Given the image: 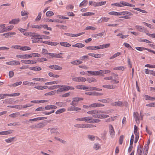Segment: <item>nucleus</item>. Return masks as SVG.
Listing matches in <instances>:
<instances>
[{"mask_svg":"<svg viewBox=\"0 0 155 155\" xmlns=\"http://www.w3.org/2000/svg\"><path fill=\"white\" fill-rule=\"evenodd\" d=\"M87 113L88 114L93 115L92 117L95 118L105 119L109 117L108 115L102 114H108L107 111L101 110H92L88 111L87 112Z\"/></svg>","mask_w":155,"mask_h":155,"instance_id":"1","label":"nucleus"},{"mask_svg":"<svg viewBox=\"0 0 155 155\" xmlns=\"http://www.w3.org/2000/svg\"><path fill=\"white\" fill-rule=\"evenodd\" d=\"M62 87H61L58 88L57 91L58 92H61L62 91H68L69 90H73L74 88L72 86H66L65 85H62Z\"/></svg>","mask_w":155,"mask_h":155,"instance_id":"2","label":"nucleus"},{"mask_svg":"<svg viewBox=\"0 0 155 155\" xmlns=\"http://www.w3.org/2000/svg\"><path fill=\"white\" fill-rule=\"evenodd\" d=\"M72 80L73 81H74L82 82H84L86 81L85 78L81 77L73 78Z\"/></svg>","mask_w":155,"mask_h":155,"instance_id":"3","label":"nucleus"},{"mask_svg":"<svg viewBox=\"0 0 155 155\" xmlns=\"http://www.w3.org/2000/svg\"><path fill=\"white\" fill-rule=\"evenodd\" d=\"M83 99L82 98L75 97L73 99V100L71 103L70 104L73 106H75L78 104L79 101L83 100Z\"/></svg>","mask_w":155,"mask_h":155,"instance_id":"4","label":"nucleus"},{"mask_svg":"<svg viewBox=\"0 0 155 155\" xmlns=\"http://www.w3.org/2000/svg\"><path fill=\"white\" fill-rule=\"evenodd\" d=\"M62 53H60L59 54H56L54 53H49V55L51 56L52 58H63V57L61 56L60 54H62Z\"/></svg>","mask_w":155,"mask_h":155,"instance_id":"5","label":"nucleus"},{"mask_svg":"<svg viewBox=\"0 0 155 155\" xmlns=\"http://www.w3.org/2000/svg\"><path fill=\"white\" fill-rule=\"evenodd\" d=\"M112 106H113L123 107L124 104L123 102L118 101L112 103L111 104Z\"/></svg>","mask_w":155,"mask_h":155,"instance_id":"6","label":"nucleus"},{"mask_svg":"<svg viewBox=\"0 0 155 155\" xmlns=\"http://www.w3.org/2000/svg\"><path fill=\"white\" fill-rule=\"evenodd\" d=\"M110 71L107 70H101L98 71V75H100L101 76H104V74L110 73Z\"/></svg>","mask_w":155,"mask_h":155,"instance_id":"7","label":"nucleus"},{"mask_svg":"<svg viewBox=\"0 0 155 155\" xmlns=\"http://www.w3.org/2000/svg\"><path fill=\"white\" fill-rule=\"evenodd\" d=\"M133 116L137 124H139L140 123L139 120L140 119L139 117L138 113L137 112H134Z\"/></svg>","mask_w":155,"mask_h":155,"instance_id":"8","label":"nucleus"},{"mask_svg":"<svg viewBox=\"0 0 155 155\" xmlns=\"http://www.w3.org/2000/svg\"><path fill=\"white\" fill-rule=\"evenodd\" d=\"M48 67L51 69L58 70H60L62 69V67L56 65H50L48 66Z\"/></svg>","mask_w":155,"mask_h":155,"instance_id":"9","label":"nucleus"},{"mask_svg":"<svg viewBox=\"0 0 155 155\" xmlns=\"http://www.w3.org/2000/svg\"><path fill=\"white\" fill-rule=\"evenodd\" d=\"M109 130L110 134L111 137H112L115 134V131L112 125L110 124L109 125Z\"/></svg>","mask_w":155,"mask_h":155,"instance_id":"10","label":"nucleus"},{"mask_svg":"<svg viewBox=\"0 0 155 155\" xmlns=\"http://www.w3.org/2000/svg\"><path fill=\"white\" fill-rule=\"evenodd\" d=\"M16 57L17 58H20L22 59H28L30 58V57H31L27 54L24 55L18 54L16 56Z\"/></svg>","mask_w":155,"mask_h":155,"instance_id":"11","label":"nucleus"},{"mask_svg":"<svg viewBox=\"0 0 155 155\" xmlns=\"http://www.w3.org/2000/svg\"><path fill=\"white\" fill-rule=\"evenodd\" d=\"M102 87L104 88H105L107 89H115L116 88V86H114L113 84H107V85H103L102 86Z\"/></svg>","mask_w":155,"mask_h":155,"instance_id":"12","label":"nucleus"},{"mask_svg":"<svg viewBox=\"0 0 155 155\" xmlns=\"http://www.w3.org/2000/svg\"><path fill=\"white\" fill-rule=\"evenodd\" d=\"M87 72L88 73V76L90 75H98V71H87Z\"/></svg>","mask_w":155,"mask_h":155,"instance_id":"13","label":"nucleus"},{"mask_svg":"<svg viewBox=\"0 0 155 155\" xmlns=\"http://www.w3.org/2000/svg\"><path fill=\"white\" fill-rule=\"evenodd\" d=\"M20 21L19 18L14 19L9 21V23L11 24H15L18 23Z\"/></svg>","mask_w":155,"mask_h":155,"instance_id":"14","label":"nucleus"},{"mask_svg":"<svg viewBox=\"0 0 155 155\" xmlns=\"http://www.w3.org/2000/svg\"><path fill=\"white\" fill-rule=\"evenodd\" d=\"M62 86L61 85H54L53 86H50V87H48V89L49 90H54L55 89L58 88L59 87H62Z\"/></svg>","mask_w":155,"mask_h":155,"instance_id":"15","label":"nucleus"},{"mask_svg":"<svg viewBox=\"0 0 155 155\" xmlns=\"http://www.w3.org/2000/svg\"><path fill=\"white\" fill-rule=\"evenodd\" d=\"M48 87V86H38L34 87L35 88L40 90L45 89Z\"/></svg>","mask_w":155,"mask_h":155,"instance_id":"16","label":"nucleus"},{"mask_svg":"<svg viewBox=\"0 0 155 155\" xmlns=\"http://www.w3.org/2000/svg\"><path fill=\"white\" fill-rule=\"evenodd\" d=\"M72 46L73 47H76L79 48H82L84 47L85 46V45L82 43H77L75 45H73Z\"/></svg>","mask_w":155,"mask_h":155,"instance_id":"17","label":"nucleus"},{"mask_svg":"<svg viewBox=\"0 0 155 155\" xmlns=\"http://www.w3.org/2000/svg\"><path fill=\"white\" fill-rule=\"evenodd\" d=\"M29 69L31 70H33L35 71H40L41 70V68L39 67H31L29 68Z\"/></svg>","mask_w":155,"mask_h":155,"instance_id":"18","label":"nucleus"},{"mask_svg":"<svg viewBox=\"0 0 155 155\" xmlns=\"http://www.w3.org/2000/svg\"><path fill=\"white\" fill-rule=\"evenodd\" d=\"M88 55L94 57L95 58H99L101 57V54H95L94 53H88Z\"/></svg>","mask_w":155,"mask_h":155,"instance_id":"19","label":"nucleus"},{"mask_svg":"<svg viewBox=\"0 0 155 155\" xmlns=\"http://www.w3.org/2000/svg\"><path fill=\"white\" fill-rule=\"evenodd\" d=\"M93 117H92V121L90 122V123L94 124L95 123H98L100 122L101 120H100L98 119V118H95L94 119Z\"/></svg>","mask_w":155,"mask_h":155,"instance_id":"20","label":"nucleus"},{"mask_svg":"<svg viewBox=\"0 0 155 155\" xmlns=\"http://www.w3.org/2000/svg\"><path fill=\"white\" fill-rule=\"evenodd\" d=\"M135 28L138 30L140 31L143 32V30L144 29V27L139 26V25H136L135 26Z\"/></svg>","mask_w":155,"mask_h":155,"instance_id":"21","label":"nucleus"},{"mask_svg":"<svg viewBox=\"0 0 155 155\" xmlns=\"http://www.w3.org/2000/svg\"><path fill=\"white\" fill-rule=\"evenodd\" d=\"M101 148L100 144L98 143H95L93 146V148L95 150H97Z\"/></svg>","mask_w":155,"mask_h":155,"instance_id":"22","label":"nucleus"},{"mask_svg":"<svg viewBox=\"0 0 155 155\" xmlns=\"http://www.w3.org/2000/svg\"><path fill=\"white\" fill-rule=\"evenodd\" d=\"M60 44L61 46L65 47H69L71 46L70 44L66 42H60Z\"/></svg>","mask_w":155,"mask_h":155,"instance_id":"23","label":"nucleus"},{"mask_svg":"<svg viewBox=\"0 0 155 155\" xmlns=\"http://www.w3.org/2000/svg\"><path fill=\"white\" fill-rule=\"evenodd\" d=\"M88 4V1L87 0H84L82 2H81L80 5L79 6L80 7L83 6H85Z\"/></svg>","mask_w":155,"mask_h":155,"instance_id":"24","label":"nucleus"},{"mask_svg":"<svg viewBox=\"0 0 155 155\" xmlns=\"http://www.w3.org/2000/svg\"><path fill=\"white\" fill-rule=\"evenodd\" d=\"M137 152L138 155H142V148L140 146L137 147Z\"/></svg>","mask_w":155,"mask_h":155,"instance_id":"25","label":"nucleus"},{"mask_svg":"<svg viewBox=\"0 0 155 155\" xmlns=\"http://www.w3.org/2000/svg\"><path fill=\"white\" fill-rule=\"evenodd\" d=\"M95 14L94 13L88 12H87L85 13H84L82 14L81 15L82 16H91L94 15Z\"/></svg>","mask_w":155,"mask_h":155,"instance_id":"26","label":"nucleus"},{"mask_svg":"<svg viewBox=\"0 0 155 155\" xmlns=\"http://www.w3.org/2000/svg\"><path fill=\"white\" fill-rule=\"evenodd\" d=\"M20 50L22 51H27L31 50V48L27 46H25L23 47H21L20 48Z\"/></svg>","mask_w":155,"mask_h":155,"instance_id":"27","label":"nucleus"},{"mask_svg":"<svg viewBox=\"0 0 155 155\" xmlns=\"http://www.w3.org/2000/svg\"><path fill=\"white\" fill-rule=\"evenodd\" d=\"M74 127H76L84 128L85 124H78L74 125Z\"/></svg>","mask_w":155,"mask_h":155,"instance_id":"28","label":"nucleus"},{"mask_svg":"<svg viewBox=\"0 0 155 155\" xmlns=\"http://www.w3.org/2000/svg\"><path fill=\"white\" fill-rule=\"evenodd\" d=\"M109 18H107V17H103L101 18L99 20V21H101V22H106L108 21L109 20Z\"/></svg>","mask_w":155,"mask_h":155,"instance_id":"29","label":"nucleus"},{"mask_svg":"<svg viewBox=\"0 0 155 155\" xmlns=\"http://www.w3.org/2000/svg\"><path fill=\"white\" fill-rule=\"evenodd\" d=\"M20 114L19 112H16L10 114L9 115V116L12 118H15L17 117V116L19 115Z\"/></svg>","mask_w":155,"mask_h":155,"instance_id":"30","label":"nucleus"},{"mask_svg":"<svg viewBox=\"0 0 155 155\" xmlns=\"http://www.w3.org/2000/svg\"><path fill=\"white\" fill-rule=\"evenodd\" d=\"M96 126L91 124H85V126L84 128H93V127H95Z\"/></svg>","mask_w":155,"mask_h":155,"instance_id":"31","label":"nucleus"},{"mask_svg":"<svg viewBox=\"0 0 155 155\" xmlns=\"http://www.w3.org/2000/svg\"><path fill=\"white\" fill-rule=\"evenodd\" d=\"M59 83V81H53L49 82H46L45 83L46 85H51L53 84H58Z\"/></svg>","mask_w":155,"mask_h":155,"instance_id":"32","label":"nucleus"},{"mask_svg":"<svg viewBox=\"0 0 155 155\" xmlns=\"http://www.w3.org/2000/svg\"><path fill=\"white\" fill-rule=\"evenodd\" d=\"M41 28H43L45 29H47L50 31L52 30V28L51 27H48L47 25H42L41 24Z\"/></svg>","mask_w":155,"mask_h":155,"instance_id":"33","label":"nucleus"},{"mask_svg":"<svg viewBox=\"0 0 155 155\" xmlns=\"http://www.w3.org/2000/svg\"><path fill=\"white\" fill-rule=\"evenodd\" d=\"M87 80L88 82L89 83H91L97 81V80L95 78H87Z\"/></svg>","mask_w":155,"mask_h":155,"instance_id":"34","label":"nucleus"},{"mask_svg":"<svg viewBox=\"0 0 155 155\" xmlns=\"http://www.w3.org/2000/svg\"><path fill=\"white\" fill-rule=\"evenodd\" d=\"M19 93H13L12 94H7V96H9V97H16L17 96H18L20 95Z\"/></svg>","mask_w":155,"mask_h":155,"instance_id":"35","label":"nucleus"},{"mask_svg":"<svg viewBox=\"0 0 155 155\" xmlns=\"http://www.w3.org/2000/svg\"><path fill=\"white\" fill-rule=\"evenodd\" d=\"M121 54V53L120 52H118L115 53L110 58V59H114V58H115L116 57H117L119 56Z\"/></svg>","mask_w":155,"mask_h":155,"instance_id":"36","label":"nucleus"},{"mask_svg":"<svg viewBox=\"0 0 155 155\" xmlns=\"http://www.w3.org/2000/svg\"><path fill=\"white\" fill-rule=\"evenodd\" d=\"M58 129V128L54 127L53 128H49L48 129V130L50 129V132L51 134H54L56 131Z\"/></svg>","mask_w":155,"mask_h":155,"instance_id":"37","label":"nucleus"},{"mask_svg":"<svg viewBox=\"0 0 155 155\" xmlns=\"http://www.w3.org/2000/svg\"><path fill=\"white\" fill-rule=\"evenodd\" d=\"M34 84V83L27 81H24L23 82V84L24 85H28V86L32 85Z\"/></svg>","mask_w":155,"mask_h":155,"instance_id":"38","label":"nucleus"},{"mask_svg":"<svg viewBox=\"0 0 155 155\" xmlns=\"http://www.w3.org/2000/svg\"><path fill=\"white\" fill-rule=\"evenodd\" d=\"M15 138V137L9 138L7 139H5V141L6 143H11L13 141L14 139Z\"/></svg>","mask_w":155,"mask_h":155,"instance_id":"39","label":"nucleus"},{"mask_svg":"<svg viewBox=\"0 0 155 155\" xmlns=\"http://www.w3.org/2000/svg\"><path fill=\"white\" fill-rule=\"evenodd\" d=\"M37 33H29V35L30 36H31V38L32 39H33L34 38H36L37 37Z\"/></svg>","mask_w":155,"mask_h":155,"instance_id":"40","label":"nucleus"},{"mask_svg":"<svg viewBox=\"0 0 155 155\" xmlns=\"http://www.w3.org/2000/svg\"><path fill=\"white\" fill-rule=\"evenodd\" d=\"M110 99L109 98H107L105 99H100V100H98V101H100L102 103H107L109 102V101H110Z\"/></svg>","mask_w":155,"mask_h":155,"instance_id":"41","label":"nucleus"},{"mask_svg":"<svg viewBox=\"0 0 155 155\" xmlns=\"http://www.w3.org/2000/svg\"><path fill=\"white\" fill-rule=\"evenodd\" d=\"M66 110L65 109L63 108L62 109H59L58 110L55 112V113L56 114H61L62 113H63Z\"/></svg>","mask_w":155,"mask_h":155,"instance_id":"42","label":"nucleus"},{"mask_svg":"<svg viewBox=\"0 0 155 155\" xmlns=\"http://www.w3.org/2000/svg\"><path fill=\"white\" fill-rule=\"evenodd\" d=\"M46 15L48 17H50L54 15V13L52 11H49L46 12Z\"/></svg>","mask_w":155,"mask_h":155,"instance_id":"43","label":"nucleus"},{"mask_svg":"<svg viewBox=\"0 0 155 155\" xmlns=\"http://www.w3.org/2000/svg\"><path fill=\"white\" fill-rule=\"evenodd\" d=\"M16 34V33L15 32L6 33V36H5V37L8 38V36H10V37H12V35H15Z\"/></svg>","mask_w":155,"mask_h":155,"instance_id":"44","label":"nucleus"},{"mask_svg":"<svg viewBox=\"0 0 155 155\" xmlns=\"http://www.w3.org/2000/svg\"><path fill=\"white\" fill-rule=\"evenodd\" d=\"M44 124L42 123H40L36 124L37 128H40L44 127Z\"/></svg>","mask_w":155,"mask_h":155,"instance_id":"45","label":"nucleus"},{"mask_svg":"<svg viewBox=\"0 0 155 155\" xmlns=\"http://www.w3.org/2000/svg\"><path fill=\"white\" fill-rule=\"evenodd\" d=\"M124 138V136L123 135H121L120 136L119 139V144L121 145L123 143V139Z\"/></svg>","mask_w":155,"mask_h":155,"instance_id":"46","label":"nucleus"},{"mask_svg":"<svg viewBox=\"0 0 155 155\" xmlns=\"http://www.w3.org/2000/svg\"><path fill=\"white\" fill-rule=\"evenodd\" d=\"M89 107H99V105L98 103H93L91 104H90V105H89Z\"/></svg>","mask_w":155,"mask_h":155,"instance_id":"47","label":"nucleus"},{"mask_svg":"<svg viewBox=\"0 0 155 155\" xmlns=\"http://www.w3.org/2000/svg\"><path fill=\"white\" fill-rule=\"evenodd\" d=\"M135 48L137 50L140 51H143L144 50H147V49H148L147 48H146L143 47H136Z\"/></svg>","mask_w":155,"mask_h":155,"instance_id":"48","label":"nucleus"},{"mask_svg":"<svg viewBox=\"0 0 155 155\" xmlns=\"http://www.w3.org/2000/svg\"><path fill=\"white\" fill-rule=\"evenodd\" d=\"M55 93V92L54 91H52L50 92L46 93L45 94V95L47 96V95H54Z\"/></svg>","mask_w":155,"mask_h":155,"instance_id":"49","label":"nucleus"},{"mask_svg":"<svg viewBox=\"0 0 155 155\" xmlns=\"http://www.w3.org/2000/svg\"><path fill=\"white\" fill-rule=\"evenodd\" d=\"M87 137L90 140L92 141L95 140L94 136L92 135H88L87 136Z\"/></svg>","mask_w":155,"mask_h":155,"instance_id":"50","label":"nucleus"},{"mask_svg":"<svg viewBox=\"0 0 155 155\" xmlns=\"http://www.w3.org/2000/svg\"><path fill=\"white\" fill-rule=\"evenodd\" d=\"M123 15H129L131 16L133 15V14L131 13L130 12H128V11H123Z\"/></svg>","mask_w":155,"mask_h":155,"instance_id":"51","label":"nucleus"},{"mask_svg":"<svg viewBox=\"0 0 155 155\" xmlns=\"http://www.w3.org/2000/svg\"><path fill=\"white\" fill-rule=\"evenodd\" d=\"M114 70H122L123 71L124 70V68L122 66H119L116 67H115L114 68Z\"/></svg>","mask_w":155,"mask_h":155,"instance_id":"52","label":"nucleus"},{"mask_svg":"<svg viewBox=\"0 0 155 155\" xmlns=\"http://www.w3.org/2000/svg\"><path fill=\"white\" fill-rule=\"evenodd\" d=\"M110 43L103 44L101 45L102 49L107 48L110 47Z\"/></svg>","mask_w":155,"mask_h":155,"instance_id":"53","label":"nucleus"},{"mask_svg":"<svg viewBox=\"0 0 155 155\" xmlns=\"http://www.w3.org/2000/svg\"><path fill=\"white\" fill-rule=\"evenodd\" d=\"M139 41L141 42H146V43H151V42L150 41H149L147 39H144L140 38V39Z\"/></svg>","mask_w":155,"mask_h":155,"instance_id":"54","label":"nucleus"},{"mask_svg":"<svg viewBox=\"0 0 155 155\" xmlns=\"http://www.w3.org/2000/svg\"><path fill=\"white\" fill-rule=\"evenodd\" d=\"M41 12H40L38 13V16L36 17L35 20L36 21H39L40 20L41 18Z\"/></svg>","mask_w":155,"mask_h":155,"instance_id":"55","label":"nucleus"},{"mask_svg":"<svg viewBox=\"0 0 155 155\" xmlns=\"http://www.w3.org/2000/svg\"><path fill=\"white\" fill-rule=\"evenodd\" d=\"M89 57L88 55H84L81 57L80 59L81 60H84L88 59Z\"/></svg>","mask_w":155,"mask_h":155,"instance_id":"56","label":"nucleus"},{"mask_svg":"<svg viewBox=\"0 0 155 155\" xmlns=\"http://www.w3.org/2000/svg\"><path fill=\"white\" fill-rule=\"evenodd\" d=\"M96 29V28H95L94 27L91 26H87L86 28L85 29L86 30H94Z\"/></svg>","mask_w":155,"mask_h":155,"instance_id":"57","label":"nucleus"},{"mask_svg":"<svg viewBox=\"0 0 155 155\" xmlns=\"http://www.w3.org/2000/svg\"><path fill=\"white\" fill-rule=\"evenodd\" d=\"M144 150L145 151L144 152V154L145 155H147V154L148 151V145H145L144 146Z\"/></svg>","mask_w":155,"mask_h":155,"instance_id":"58","label":"nucleus"},{"mask_svg":"<svg viewBox=\"0 0 155 155\" xmlns=\"http://www.w3.org/2000/svg\"><path fill=\"white\" fill-rule=\"evenodd\" d=\"M22 84L21 81H19L16 82L15 83H14L13 84H12V85L13 87H15L17 86L21 85Z\"/></svg>","mask_w":155,"mask_h":155,"instance_id":"59","label":"nucleus"},{"mask_svg":"<svg viewBox=\"0 0 155 155\" xmlns=\"http://www.w3.org/2000/svg\"><path fill=\"white\" fill-rule=\"evenodd\" d=\"M117 79L118 80V78L114 79L112 78V80H111L112 81H111L110 82L114 84H117L119 83V81H118L117 80Z\"/></svg>","mask_w":155,"mask_h":155,"instance_id":"60","label":"nucleus"},{"mask_svg":"<svg viewBox=\"0 0 155 155\" xmlns=\"http://www.w3.org/2000/svg\"><path fill=\"white\" fill-rule=\"evenodd\" d=\"M37 60L40 62H42L44 61H47V59L45 58H38Z\"/></svg>","mask_w":155,"mask_h":155,"instance_id":"61","label":"nucleus"},{"mask_svg":"<svg viewBox=\"0 0 155 155\" xmlns=\"http://www.w3.org/2000/svg\"><path fill=\"white\" fill-rule=\"evenodd\" d=\"M28 14V13L25 11H22L21 12V15L22 16L27 15Z\"/></svg>","mask_w":155,"mask_h":155,"instance_id":"62","label":"nucleus"},{"mask_svg":"<svg viewBox=\"0 0 155 155\" xmlns=\"http://www.w3.org/2000/svg\"><path fill=\"white\" fill-rule=\"evenodd\" d=\"M52 105H47L45 106V110H49L52 109Z\"/></svg>","mask_w":155,"mask_h":155,"instance_id":"63","label":"nucleus"},{"mask_svg":"<svg viewBox=\"0 0 155 155\" xmlns=\"http://www.w3.org/2000/svg\"><path fill=\"white\" fill-rule=\"evenodd\" d=\"M42 54H49V53L48 52V51L47 49H44V48H43L42 49Z\"/></svg>","mask_w":155,"mask_h":155,"instance_id":"64","label":"nucleus"}]
</instances>
